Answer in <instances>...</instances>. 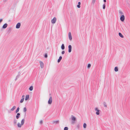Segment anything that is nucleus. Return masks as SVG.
<instances>
[{
	"label": "nucleus",
	"mask_w": 130,
	"mask_h": 130,
	"mask_svg": "<svg viewBox=\"0 0 130 130\" xmlns=\"http://www.w3.org/2000/svg\"><path fill=\"white\" fill-rule=\"evenodd\" d=\"M25 119H23L22 120L21 122V124L23 125L24 123Z\"/></svg>",
	"instance_id": "nucleus-18"
},
{
	"label": "nucleus",
	"mask_w": 130,
	"mask_h": 130,
	"mask_svg": "<svg viewBox=\"0 0 130 130\" xmlns=\"http://www.w3.org/2000/svg\"><path fill=\"white\" fill-rule=\"evenodd\" d=\"M20 114L19 113H17L16 116V118L18 119L20 117Z\"/></svg>",
	"instance_id": "nucleus-11"
},
{
	"label": "nucleus",
	"mask_w": 130,
	"mask_h": 130,
	"mask_svg": "<svg viewBox=\"0 0 130 130\" xmlns=\"http://www.w3.org/2000/svg\"><path fill=\"white\" fill-rule=\"evenodd\" d=\"M19 76L20 75H18L16 76L15 79V81L16 80H17V79L18 78H19Z\"/></svg>",
	"instance_id": "nucleus-26"
},
{
	"label": "nucleus",
	"mask_w": 130,
	"mask_h": 130,
	"mask_svg": "<svg viewBox=\"0 0 130 130\" xmlns=\"http://www.w3.org/2000/svg\"><path fill=\"white\" fill-rule=\"evenodd\" d=\"M68 37L69 39L70 40H72V37L71 35V34L70 32H69V33Z\"/></svg>",
	"instance_id": "nucleus-4"
},
{
	"label": "nucleus",
	"mask_w": 130,
	"mask_h": 130,
	"mask_svg": "<svg viewBox=\"0 0 130 130\" xmlns=\"http://www.w3.org/2000/svg\"><path fill=\"white\" fill-rule=\"evenodd\" d=\"M78 4L80 5V2H78Z\"/></svg>",
	"instance_id": "nucleus-39"
},
{
	"label": "nucleus",
	"mask_w": 130,
	"mask_h": 130,
	"mask_svg": "<svg viewBox=\"0 0 130 130\" xmlns=\"http://www.w3.org/2000/svg\"><path fill=\"white\" fill-rule=\"evenodd\" d=\"M19 109H20L19 108V107H18L17 108V110L15 111V113H18L19 112Z\"/></svg>",
	"instance_id": "nucleus-23"
},
{
	"label": "nucleus",
	"mask_w": 130,
	"mask_h": 130,
	"mask_svg": "<svg viewBox=\"0 0 130 130\" xmlns=\"http://www.w3.org/2000/svg\"><path fill=\"white\" fill-rule=\"evenodd\" d=\"M72 51V46L71 45H69L68 46V52L69 53H70Z\"/></svg>",
	"instance_id": "nucleus-8"
},
{
	"label": "nucleus",
	"mask_w": 130,
	"mask_h": 130,
	"mask_svg": "<svg viewBox=\"0 0 130 130\" xmlns=\"http://www.w3.org/2000/svg\"><path fill=\"white\" fill-rule=\"evenodd\" d=\"M24 99H22H22H21V100H20V103H22L23 102V101H24Z\"/></svg>",
	"instance_id": "nucleus-27"
},
{
	"label": "nucleus",
	"mask_w": 130,
	"mask_h": 130,
	"mask_svg": "<svg viewBox=\"0 0 130 130\" xmlns=\"http://www.w3.org/2000/svg\"><path fill=\"white\" fill-rule=\"evenodd\" d=\"M119 36L121 37V38H123V36L122 34L120 33L119 32Z\"/></svg>",
	"instance_id": "nucleus-19"
},
{
	"label": "nucleus",
	"mask_w": 130,
	"mask_h": 130,
	"mask_svg": "<svg viewBox=\"0 0 130 130\" xmlns=\"http://www.w3.org/2000/svg\"><path fill=\"white\" fill-rule=\"evenodd\" d=\"M17 122V120L15 119L13 121V123L14 124H15Z\"/></svg>",
	"instance_id": "nucleus-32"
},
{
	"label": "nucleus",
	"mask_w": 130,
	"mask_h": 130,
	"mask_svg": "<svg viewBox=\"0 0 130 130\" xmlns=\"http://www.w3.org/2000/svg\"><path fill=\"white\" fill-rule=\"evenodd\" d=\"M62 59V57L61 56H60L59 58V59L58 60L57 62L58 63Z\"/></svg>",
	"instance_id": "nucleus-13"
},
{
	"label": "nucleus",
	"mask_w": 130,
	"mask_h": 130,
	"mask_svg": "<svg viewBox=\"0 0 130 130\" xmlns=\"http://www.w3.org/2000/svg\"><path fill=\"white\" fill-rule=\"evenodd\" d=\"M42 123H43V121L42 120L40 122V123L41 124H42Z\"/></svg>",
	"instance_id": "nucleus-37"
},
{
	"label": "nucleus",
	"mask_w": 130,
	"mask_h": 130,
	"mask_svg": "<svg viewBox=\"0 0 130 130\" xmlns=\"http://www.w3.org/2000/svg\"><path fill=\"white\" fill-rule=\"evenodd\" d=\"M68 128L67 127H65L64 128V130H68Z\"/></svg>",
	"instance_id": "nucleus-31"
},
{
	"label": "nucleus",
	"mask_w": 130,
	"mask_h": 130,
	"mask_svg": "<svg viewBox=\"0 0 130 130\" xmlns=\"http://www.w3.org/2000/svg\"><path fill=\"white\" fill-rule=\"evenodd\" d=\"M22 125L21 124H20L19 123H18L17 124L18 126L19 127H21Z\"/></svg>",
	"instance_id": "nucleus-22"
},
{
	"label": "nucleus",
	"mask_w": 130,
	"mask_h": 130,
	"mask_svg": "<svg viewBox=\"0 0 130 130\" xmlns=\"http://www.w3.org/2000/svg\"><path fill=\"white\" fill-rule=\"evenodd\" d=\"M91 66V65L90 64H89L88 65V68L89 69V68Z\"/></svg>",
	"instance_id": "nucleus-30"
},
{
	"label": "nucleus",
	"mask_w": 130,
	"mask_h": 130,
	"mask_svg": "<svg viewBox=\"0 0 130 130\" xmlns=\"http://www.w3.org/2000/svg\"><path fill=\"white\" fill-rule=\"evenodd\" d=\"M119 13L121 15H123L124 14L120 10L119 11Z\"/></svg>",
	"instance_id": "nucleus-28"
},
{
	"label": "nucleus",
	"mask_w": 130,
	"mask_h": 130,
	"mask_svg": "<svg viewBox=\"0 0 130 130\" xmlns=\"http://www.w3.org/2000/svg\"><path fill=\"white\" fill-rule=\"evenodd\" d=\"M24 96H25L24 95H22V99H24Z\"/></svg>",
	"instance_id": "nucleus-38"
},
{
	"label": "nucleus",
	"mask_w": 130,
	"mask_h": 130,
	"mask_svg": "<svg viewBox=\"0 0 130 130\" xmlns=\"http://www.w3.org/2000/svg\"><path fill=\"white\" fill-rule=\"evenodd\" d=\"M27 111V109L26 107L24 108L23 109V111L24 112H26Z\"/></svg>",
	"instance_id": "nucleus-24"
},
{
	"label": "nucleus",
	"mask_w": 130,
	"mask_h": 130,
	"mask_svg": "<svg viewBox=\"0 0 130 130\" xmlns=\"http://www.w3.org/2000/svg\"><path fill=\"white\" fill-rule=\"evenodd\" d=\"M120 20L122 22L123 21L125 20V17L124 15H122L120 18Z\"/></svg>",
	"instance_id": "nucleus-6"
},
{
	"label": "nucleus",
	"mask_w": 130,
	"mask_h": 130,
	"mask_svg": "<svg viewBox=\"0 0 130 130\" xmlns=\"http://www.w3.org/2000/svg\"><path fill=\"white\" fill-rule=\"evenodd\" d=\"M87 126V125L86 123H84L83 124V127L84 128H86Z\"/></svg>",
	"instance_id": "nucleus-25"
},
{
	"label": "nucleus",
	"mask_w": 130,
	"mask_h": 130,
	"mask_svg": "<svg viewBox=\"0 0 130 130\" xmlns=\"http://www.w3.org/2000/svg\"><path fill=\"white\" fill-rule=\"evenodd\" d=\"M40 67L42 69L44 67V63L41 61H39Z\"/></svg>",
	"instance_id": "nucleus-7"
},
{
	"label": "nucleus",
	"mask_w": 130,
	"mask_h": 130,
	"mask_svg": "<svg viewBox=\"0 0 130 130\" xmlns=\"http://www.w3.org/2000/svg\"><path fill=\"white\" fill-rule=\"evenodd\" d=\"M21 26V23H18L16 25V28L17 29L19 28Z\"/></svg>",
	"instance_id": "nucleus-9"
},
{
	"label": "nucleus",
	"mask_w": 130,
	"mask_h": 130,
	"mask_svg": "<svg viewBox=\"0 0 130 130\" xmlns=\"http://www.w3.org/2000/svg\"><path fill=\"white\" fill-rule=\"evenodd\" d=\"M8 24L7 23L4 24L2 27V28L3 29L6 28Z\"/></svg>",
	"instance_id": "nucleus-10"
},
{
	"label": "nucleus",
	"mask_w": 130,
	"mask_h": 130,
	"mask_svg": "<svg viewBox=\"0 0 130 130\" xmlns=\"http://www.w3.org/2000/svg\"><path fill=\"white\" fill-rule=\"evenodd\" d=\"M16 107L15 106H13L12 108L11 109V111H13L15 108H16Z\"/></svg>",
	"instance_id": "nucleus-14"
},
{
	"label": "nucleus",
	"mask_w": 130,
	"mask_h": 130,
	"mask_svg": "<svg viewBox=\"0 0 130 130\" xmlns=\"http://www.w3.org/2000/svg\"><path fill=\"white\" fill-rule=\"evenodd\" d=\"M104 106L105 107H107V105L106 103L105 102H104L103 103Z\"/></svg>",
	"instance_id": "nucleus-20"
},
{
	"label": "nucleus",
	"mask_w": 130,
	"mask_h": 130,
	"mask_svg": "<svg viewBox=\"0 0 130 130\" xmlns=\"http://www.w3.org/2000/svg\"><path fill=\"white\" fill-rule=\"evenodd\" d=\"M56 21V17H54L51 21V22L52 24H54Z\"/></svg>",
	"instance_id": "nucleus-5"
},
{
	"label": "nucleus",
	"mask_w": 130,
	"mask_h": 130,
	"mask_svg": "<svg viewBox=\"0 0 130 130\" xmlns=\"http://www.w3.org/2000/svg\"><path fill=\"white\" fill-rule=\"evenodd\" d=\"M61 47V49L62 50H63L64 49L65 47H64V45L63 44H62Z\"/></svg>",
	"instance_id": "nucleus-16"
},
{
	"label": "nucleus",
	"mask_w": 130,
	"mask_h": 130,
	"mask_svg": "<svg viewBox=\"0 0 130 130\" xmlns=\"http://www.w3.org/2000/svg\"><path fill=\"white\" fill-rule=\"evenodd\" d=\"M29 98V95H27L26 96L25 99V100H28Z\"/></svg>",
	"instance_id": "nucleus-15"
},
{
	"label": "nucleus",
	"mask_w": 130,
	"mask_h": 130,
	"mask_svg": "<svg viewBox=\"0 0 130 130\" xmlns=\"http://www.w3.org/2000/svg\"><path fill=\"white\" fill-rule=\"evenodd\" d=\"M77 127H78V129H79V126H78Z\"/></svg>",
	"instance_id": "nucleus-41"
},
{
	"label": "nucleus",
	"mask_w": 130,
	"mask_h": 130,
	"mask_svg": "<svg viewBox=\"0 0 130 130\" xmlns=\"http://www.w3.org/2000/svg\"><path fill=\"white\" fill-rule=\"evenodd\" d=\"M105 4L103 5V8L104 9L105 8Z\"/></svg>",
	"instance_id": "nucleus-33"
},
{
	"label": "nucleus",
	"mask_w": 130,
	"mask_h": 130,
	"mask_svg": "<svg viewBox=\"0 0 130 130\" xmlns=\"http://www.w3.org/2000/svg\"><path fill=\"white\" fill-rule=\"evenodd\" d=\"M77 7L78 8H80V5H77Z\"/></svg>",
	"instance_id": "nucleus-36"
},
{
	"label": "nucleus",
	"mask_w": 130,
	"mask_h": 130,
	"mask_svg": "<svg viewBox=\"0 0 130 130\" xmlns=\"http://www.w3.org/2000/svg\"><path fill=\"white\" fill-rule=\"evenodd\" d=\"M95 110L96 111V114L97 115H99L100 114V110L98 109V108L96 107L95 108Z\"/></svg>",
	"instance_id": "nucleus-2"
},
{
	"label": "nucleus",
	"mask_w": 130,
	"mask_h": 130,
	"mask_svg": "<svg viewBox=\"0 0 130 130\" xmlns=\"http://www.w3.org/2000/svg\"><path fill=\"white\" fill-rule=\"evenodd\" d=\"M64 53L65 51H63L61 52V53L62 54H63Z\"/></svg>",
	"instance_id": "nucleus-35"
},
{
	"label": "nucleus",
	"mask_w": 130,
	"mask_h": 130,
	"mask_svg": "<svg viewBox=\"0 0 130 130\" xmlns=\"http://www.w3.org/2000/svg\"><path fill=\"white\" fill-rule=\"evenodd\" d=\"M49 95H51V94H49Z\"/></svg>",
	"instance_id": "nucleus-42"
},
{
	"label": "nucleus",
	"mask_w": 130,
	"mask_h": 130,
	"mask_svg": "<svg viewBox=\"0 0 130 130\" xmlns=\"http://www.w3.org/2000/svg\"><path fill=\"white\" fill-rule=\"evenodd\" d=\"M118 69L117 67H115L114 69V70L115 72H117L118 71Z\"/></svg>",
	"instance_id": "nucleus-17"
},
{
	"label": "nucleus",
	"mask_w": 130,
	"mask_h": 130,
	"mask_svg": "<svg viewBox=\"0 0 130 130\" xmlns=\"http://www.w3.org/2000/svg\"><path fill=\"white\" fill-rule=\"evenodd\" d=\"M103 1L104 2H106V0H103Z\"/></svg>",
	"instance_id": "nucleus-40"
},
{
	"label": "nucleus",
	"mask_w": 130,
	"mask_h": 130,
	"mask_svg": "<svg viewBox=\"0 0 130 130\" xmlns=\"http://www.w3.org/2000/svg\"><path fill=\"white\" fill-rule=\"evenodd\" d=\"M52 102V96H51L50 97L49 100L48 101V103L49 104H51Z\"/></svg>",
	"instance_id": "nucleus-3"
},
{
	"label": "nucleus",
	"mask_w": 130,
	"mask_h": 130,
	"mask_svg": "<svg viewBox=\"0 0 130 130\" xmlns=\"http://www.w3.org/2000/svg\"><path fill=\"white\" fill-rule=\"evenodd\" d=\"M59 120L56 121H53L52 123L53 124H58L59 123Z\"/></svg>",
	"instance_id": "nucleus-12"
},
{
	"label": "nucleus",
	"mask_w": 130,
	"mask_h": 130,
	"mask_svg": "<svg viewBox=\"0 0 130 130\" xmlns=\"http://www.w3.org/2000/svg\"><path fill=\"white\" fill-rule=\"evenodd\" d=\"M33 86H31L29 88V90L30 91H31L33 90Z\"/></svg>",
	"instance_id": "nucleus-21"
},
{
	"label": "nucleus",
	"mask_w": 130,
	"mask_h": 130,
	"mask_svg": "<svg viewBox=\"0 0 130 130\" xmlns=\"http://www.w3.org/2000/svg\"><path fill=\"white\" fill-rule=\"evenodd\" d=\"M71 118L72 121V123L74 124L75 123V121L76 120V118L74 116L72 115L71 116Z\"/></svg>",
	"instance_id": "nucleus-1"
},
{
	"label": "nucleus",
	"mask_w": 130,
	"mask_h": 130,
	"mask_svg": "<svg viewBox=\"0 0 130 130\" xmlns=\"http://www.w3.org/2000/svg\"><path fill=\"white\" fill-rule=\"evenodd\" d=\"M95 0H92V4L93 5L94 4L95 2Z\"/></svg>",
	"instance_id": "nucleus-29"
},
{
	"label": "nucleus",
	"mask_w": 130,
	"mask_h": 130,
	"mask_svg": "<svg viewBox=\"0 0 130 130\" xmlns=\"http://www.w3.org/2000/svg\"><path fill=\"white\" fill-rule=\"evenodd\" d=\"M44 57L45 58H47V54H45L44 55Z\"/></svg>",
	"instance_id": "nucleus-34"
}]
</instances>
